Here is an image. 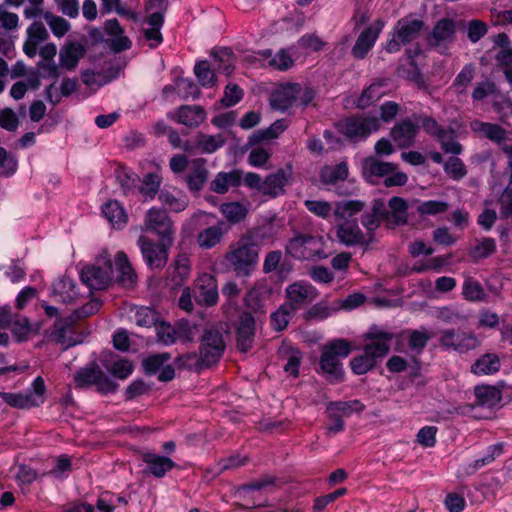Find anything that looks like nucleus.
I'll list each match as a JSON object with an SVG mask.
<instances>
[{"mask_svg":"<svg viewBox=\"0 0 512 512\" xmlns=\"http://www.w3.org/2000/svg\"><path fill=\"white\" fill-rule=\"evenodd\" d=\"M336 236L346 246L369 245L371 241L362 232L356 220H345L336 229Z\"/></svg>","mask_w":512,"mask_h":512,"instance_id":"nucleus-21","label":"nucleus"},{"mask_svg":"<svg viewBox=\"0 0 512 512\" xmlns=\"http://www.w3.org/2000/svg\"><path fill=\"white\" fill-rule=\"evenodd\" d=\"M348 177V166L345 162L336 165L325 166L320 172L321 181L325 184H335Z\"/></svg>","mask_w":512,"mask_h":512,"instance_id":"nucleus-45","label":"nucleus"},{"mask_svg":"<svg viewBox=\"0 0 512 512\" xmlns=\"http://www.w3.org/2000/svg\"><path fill=\"white\" fill-rule=\"evenodd\" d=\"M444 171L454 180H460L467 174V169L463 161L458 157H450L444 163Z\"/></svg>","mask_w":512,"mask_h":512,"instance_id":"nucleus-63","label":"nucleus"},{"mask_svg":"<svg viewBox=\"0 0 512 512\" xmlns=\"http://www.w3.org/2000/svg\"><path fill=\"white\" fill-rule=\"evenodd\" d=\"M383 27L384 21L377 19L370 26L364 29L359 34L354 46L352 47V56L356 59H364L373 48L376 40L383 30Z\"/></svg>","mask_w":512,"mask_h":512,"instance_id":"nucleus-18","label":"nucleus"},{"mask_svg":"<svg viewBox=\"0 0 512 512\" xmlns=\"http://www.w3.org/2000/svg\"><path fill=\"white\" fill-rule=\"evenodd\" d=\"M388 208L383 199L377 198L372 202L370 211H365L361 215V224L366 229V235L369 241H373L374 232L380 227L382 222H386Z\"/></svg>","mask_w":512,"mask_h":512,"instance_id":"nucleus-20","label":"nucleus"},{"mask_svg":"<svg viewBox=\"0 0 512 512\" xmlns=\"http://www.w3.org/2000/svg\"><path fill=\"white\" fill-rule=\"evenodd\" d=\"M225 340L223 333L218 328H208L201 336L199 347L201 359L206 367L215 364L220 360L225 351Z\"/></svg>","mask_w":512,"mask_h":512,"instance_id":"nucleus-11","label":"nucleus"},{"mask_svg":"<svg viewBox=\"0 0 512 512\" xmlns=\"http://www.w3.org/2000/svg\"><path fill=\"white\" fill-rule=\"evenodd\" d=\"M158 341L164 345H172L177 342V324L171 325L167 322H160L156 326Z\"/></svg>","mask_w":512,"mask_h":512,"instance_id":"nucleus-59","label":"nucleus"},{"mask_svg":"<svg viewBox=\"0 0 512 512\" xmlns=\"http://www.w3.org/2000/svg\"><path fill=\"white\" fill-rule=\"evenodd\" d=\"M161 185V177L157 173L146 174L139 187L141 195L147 199H153L158 193Z\"/></svg>","mask_w":512,"mask_h":512,"instance_id":"nucleus-51","label":"nucleus"},{"mask_svg":"<svg viewBox=\"0 0 512 512\" xmlns=\"http://www.w3.org/2000/svg\"><path fill=\"white\" fill-rule=\"evenodd\" d=\"M142 460L146 464L145 472L156 478L164 477L176 466L171 458L151 452L143 453Z\"/></svg>","mask_w":512,"mask_h":512,"instance_id":"nucleus-29","label":"nucleus"},{"mask_svg":"<svg viewBox=\"0 0 512 512\" xmlns=\"http://www.w3.org/2000/svg\"><path fill=\"white\" fill-rule=\"evenodd\" d=\"M113 279V265L108 253L101 254L94 264L85 266L81 271V280L90 289H106Z\"/></svg>","mask_w":512,"mask_h":512,"instance_id":"nucleus-5","label":"nucleus"},{"mask_svg":"<svg viewBox=\"0 0 512 512\" xmlns=\"http://www.w3.org/2000/svg\"><path fill=\"white\" fill-rule=\"evenodd\" d=\"M295 314L296 313L291 311L285 304H282L270 316V324L272 329L276 332L285 330Z\"/></svg>","mask_w":512,"mask_h":512,"instance_id":"nucleus-50","label":"nucleus"},{"mask_svg":"<svg viewBox=\"0 0 512 512\" xmlns=\"http://www.w3.org/2000/svg\"><path fill=\"white\" fill-rule=\"evenodd\" d=\"M474 393L476 397V404L481 407L493 408L497 406L502 399L501 391L495 386H476Z\"/></svg>","mask_w":512,"mask_h":512,"instance_id":"nucleus-36","label":"nucleus"},{"mask_svg":"<svg viewBox=\"0 0 512 512\" xmlns=\"http://www.w3.org/2000/svg\"><path fill=\"white\" fill-rule=\"evenodd\" d=\"M351 350L350 342L345 339H335L322 348L319 364L330 383L337 384L344 380L340 359L347 357Z\"/></svg>","mask_w":512,"mask_h":512,"instance_id":"nucleus-2","label":"nucleus"},{"mask_svg":"<svg viewBox=\"0 0 512 512\" xmlns=\"http://www.w3.org/2000/svg\"><path fill=\"white\" fill-rule=\"evenodd\" d=\"M300 92L301 85L299 83L282 85L272 93L270 105L276 110L285 111L297 103Z\"/></svg>","mask_w":512,"mask_h":512,"instance_id":"nucleus-22","label":"nucleus"},{"mask_svg":"<svg viewBox=\"0 0 512 512\" xmlns=\"http://www.w3.org/2000/svg\"><path fill=\"white\" fill-rule=\"evenodd\" d=\"M377 362L365 351L362 355L354 357L350 361V367L354 374L363 375L376 366Z\"/></svg>","mask_w":512,"mask_h":512,"instance_id":"nucleus-57","label":"nucleus"},{"mask_svg":"<svg viewBox=\"0 0 512 512\" xmlns=\"http://www.w3.org/2000/svg\"><path fill=\"white\" fill-rule=\"evenodd\" d=\"M388 216L386 223L392 226L404 225L407 223L408 204L401 197H392L388 202Z\"/></svg>","mask_w":512,"mask_h":512,"instance_id":"nucleus-34","label":"nucleus"},{"mask_svg":"<svg viewBox=\"0 0 512 512\" xmlns=\"http://www.w3.org/2000/svg\"><path fill=\"white\" fill-rule=\"evenodd\" d=\"M364 338L369 341L364 346V351L377 362L378 358H382L389 353V343L394 338V334L377 326H372Z\"/></svg>","mask_w":512,"mask_h":512,"instance_id":"nucleus-16","label":"nucleus"},{"mask_svg":"<svg viewBox=\"0 0 512 512\" xmlns=\"http://www.w3.org/2000/svg\"><path fill=\"white\" fill-rule=\"evenodd\" d=\"M75 323L74 315L57 319L50 331V339L61 344L64 349L80 343L81 341L74 337Z\"/></svg>","mask_w":512,"mask_h":512,"instance_id":"nucleus-19","label":"nucleus"},{"mask_svg":"<svg viewBox=\"0 0 512 512\" xmlns=\"http://www.w3.org/2000/svg\"><path fill=\"white\" fill-rule=\"evenodd\" d=\"M137 244L145 263L150 269L161 270L165 267L168 261V249L173 243H167L162 239H159V242L156 243L148 237L141 235L138 238Z\"/></svg>","mask_w":512,"mask_h":512,"instance_id":"nucleus-9","label":"nucleus"},{"mask_svg":"<svg viewBox=\"0 0 512 512\" xmlns=\"http://www.w3.org/2000/svg\"><path fill=\"white\" fill-rule=\"evenodd\" d=\"M115 11L118 15L136 20V13L126 6L122 5L121 0H101L102 14H108Z\"/></svg>","mask_w":512,"mask_h":512,"instance_id":"nucleus-58","label":"nucleus"},{"mask_svg":"<svg viewBox=\"0 0 512 512\" xmlns=\"http://www.w3.org/2000/svg\"><path fill=\"white\" fill-rule=\"evenodd\" d=\"M115 263L119 273L118 281L124 286H132L136 282L137 276L127 255L124 252H118L115 257Z\"/></svg>","mask_w":512,"mask_h":512,"instance_id":"nucleus-39","label":"nucleus"},{"mask_svg":"<svg viewBox=\"0 0 512 512\" xmlns=\"http://www.w3.org/2000/svg\"><path fill=\"white\" fill-rule=\"evenodd\" d=\"M470 127L474 132L497 143L501 148L508 140V132L498 124L474 120Z\"/></svg>","mask_w":512,"mask_h":512,"instance_id":"nucleus-31","label":"nucleus"},{"mask_svg":"<svg viewBox=\"0 0 512 512\" xmlns=\"http://www.w3.org/2000/svg\"><path fill=\"white\" fill-rule=\"evenodd\" d=\"M208 178L206 160L204 158L194 159L191 163V172L187 175L186 181L190 190L199 191L203 188Z\"/></svg>","mask_w":512,"mask_h":512,"instance_id":"nucleus-33","label":"nucleus"},{"mask_svg":"<svg viewBox=\"0 0 512 512\" xmlns=\"http://www.w3.org/2000/svg\"><path fill=\"white\" fill-rule=\"evenodd\" d=\"M194 298L196 302L202 306H214L219 299L218 286L216 278L204 273L195 281Z\"/></svg>","mask_w":512,"mask_h":512,"instance_id":"nucleus-17","label":"nucleus"},{"mask_svg":"<svg viewBox=\"0 0 512 512\" xmlns=\"http://www.w3.org/2000/svg\"><path fill=\"white\" fill-rule=\"evenodd\" d=\"M418 131L419 125L416 120L407 118L394 125L390 134L399 148H408L414 144Z\"/></svg>","mask_w":512,"mask_h":512,"instance_id":"nucleus-24","label":"nucleus"},{"mask_svg":"<svg viewBox=\"0 0 512 512\" xmlns=\"http://www.w3.org/2000/svg\"><path fill=\"white\" fill-rule=\"evenodd\" d=\"M220 211L231 224L243 221L248 214V208L239 202L224 203L221 205Z\"/></svg>","mask_w":512,"mask_h":512,"instance_id":"nucleus-46","label":"nucleus"},{"mask_svg":"<svg viewBox=\"0 0 512 512\" xmlns=\"http://www.w3.org/2000/svg\"><path fill=\"white\" fill-rule=\"evenodd\" d=\"M438 342L441 348L458 353H467L475 350L481 344V341L473 331L455 328L441 330Z\"/></svg>","mask_w":512,"mask_h":512,"instance_id":"nucleus-7","label":"nucleus"},{"mask_svg":"<svg viewBox=\"0 0 512 512\" xmlns=\"http://www.w3.org/2000/svg\"><path fill=\"white\" fill-rule=\"evenodd\" d=\"M44 20L56 37H63L71 28L70 23L64 18L47 11Z\"/></svg>","mask_w":512,"mask_h":512,"instance_id":"nucleus-55","label":"nucleus"},{"mask_svg":"<svg viewBox=\"0 0 512 512\" xmlns=\"http://www.w3.org/2000/svg\"><path fill=\"white\" fill-rule=\"evenodd\" d=\"M170 359L169 353L150 355L143 361V368L147 375L158 373L164 364Z\"/></svg>","mask_w":512,"mask_h":512,"instance_id":"nucleus-60","label":"nucleus"},{"mask_svg":"<svg viewBox=\"0 0 512 512\" xmlns=\"http://www.w3.org/2000/svg\"><path fill=\"white\" fill-rule=\"evenodd\" d=\"M366 202L362 200H343L335 204L333 213L336 219H347L364 211Z\"/></svg>","mask_w":512,"mask_h":512,"instance_id":"nucleus-42","label":"nucleus"},{"mask_svg":"<svg viewBox=\"0 0 512 512\" xmlns=\"http://www.w3.org/2000/svg\"><path fill=\"white\" fill-rule=\"evenodd\" d=\"M225 144V138L218 135H207L199 133L196 136V146L201 150L202 153H213Z\"/></svg>","mask_w":512,"mask_h":512,"instance_id":"nucleus-48","label":"nucleus"},{"mask_svg":"<svg viewBox=\"0 0 512 512\" xmlns=\"http://www.w3.org/2000/svg\"><path fill=\"white\" fill-rule=\"evenodd\" d=\"M463 294L469 301H483L486 297V293L482 285L471 278L464 282Z\"/></svg>","mask_w":512,"mask_h":512,"instance_id":"nucleus-64","label":"nucleus"},{"mask_svg":"<svg viewBox=\"0 0 512 512\" xmlns=\"http://www.w3.org/2000/svg\"><path fill=\"white\" fill-rule=\"evenodd\" d=\"M103 366L115 377L119 379L127 378L133 371V365L126 359H117L114 361L103 360Z\"/></svg>","mask_w":512,"mask_h":512,"instance_id":"nucleus-52","label":"nucleus"},{"mask_svg":"<svg viewBox=\"0 0 512 512\" xmlns=\"http://www.w3.org/2000/svg\"><path fill=\"white\" fill-rule=\"evenodd\" d=\"M417 124H421L423 130L435 138L441 145L445 153L459 155L463 151V146L455 140L456 132L452 127H442L435 118L428 115H414Z\"/></svg>","mask_w":512,"mask_h":512,"instance_id":"nucleus-4","label":"nucleus"},{"mask_svg":"<svg viewBox=\"0 0 512 512\" xmlns=\"http://www.w3.org/2000/svg\"><path fill=\"white\" fill-rule=\"evenodd\" d=\"M424 26V21L413 14L399 19L393 28L391 39L386 43L385 50L388 53L400 51L401 45H407L419 37Z\"/></svg>","mask_w":512,"mask_h":512,"instance_id":"nucleus-3","label":"nucleus"},{"mask_svg":"<svg viewBox=\"0 0 512 512\" xmlns=\"http://www.w3.org/2000/svg\"><path fill=\"white\" fill-rule=\"evenodd\" d=\"M86 48L79 42H69L65 44L59 53L60 67L73 71L76 69L80 59L84 57Z\"/></svg>","mask_w":512,"mask_h":512,"instance_id":"nucleus-32","label":"nucleus"},{"mask_svg":"<svg viewBox=\"0 0 512 512\" xmlns=\"http://www.w3.org/2000/svg\"><path fill=\"white\" fill-rule=\"evenodd\" d=\"M241 175L239 171L220 172L210 183V189L218 194H225L230 187H236L240 184Z\"/></svg>","mask_w":512,"mask_h":512,"instance_id":"nucleus-37","label":"nucleus"},{"mask_svg":"<svg viewBox=\"0 0 512 512\" xmlns=\"http://www.w3.org/2000/svg\"><path fill=\"white\" fill-rule=\"evenodd\" d=\"M287 125L284 120H277L270 125L267 129L257 130L249 137V144H259L265 140L277 138L285 129Z\"/></svg>","mask_w":512,"mask_h":512,"instance_id":"nucleus-43","label":"nucleus"},{"mask_svg":"<svg viewBox=\"0 0 512 512\" xmlns=\"http://www.w3.org/2000/svg\"><path fill=\"white\" fill-rule=\"evenodd\" d=\"M328 411H332L344 420L353 413H361L365 409V405L358 399L350 401H333L326 405Z\"/></svg>","mask_w":512,"mask_h":512,"instance_id":"nucleus-41","label":"nucleus"},{"mask_svg":"<svg viewBox=\"0 0 512 512\" xmlns=\"http://www.w3.org/2000/svg\"><path fill=\"white\" fill-rule=\"evenodd\" d=\"M198 327L188 320L181 319L177 322V341L182 343L192 342L198 335Z\"/></svg>","mask_w":512,"mask_h":512,"instance_id":"nucleus-61","label":"nucleus"},{"mask_svg":"<svg viewBox=\"0 0 512 512\" xmlns=\"http://www.w3.org/2000/svg\"><path fill=\"white\" fill-rule=\"evenodd\" d=\"M45 384L41 377L33 382V389L27 393L0 392V398L11 407L29 409L44 403Z\"/></svg>","mask_w":512,"mask_h":512,"instance_id":"nucleus-12","label":"nucleus"},{"mask_svg":"<svg viewBox=\"0 0 512 512\" xmlns=\"http://www.w3.org/2000/svg\"><path fill=\"white\" fill-rule=\"evenodd\" d=\"M285 304L291 311L297 313L308 303L315 300L317 292L314 286L306 282H294L285 289Z\"/></svg>","mask_w":512,"mask_h":512,"instance_id":"nucleus-14","label":"nucleus"},{"mask_svg":"<svg viewBox=\"0 0 512 512\" xmlns=\"http://www.w3.org/2000/svg\"><path fill=\"white\" fill-rule=\"evenodd\" d=\"M169 117L177 123L193 129L205 121L206 112L200 105H182L170 113Z\"/></svg>","mask_w":512,"mask_h":512,"instance_id":"nucleus-23","label":"nucleus"},{"mask_svg":"<svg viewBox=\"0 0 512 512\" xmlns=\"http://www.w3.org/2000/svg\"><path fill=\"white\" fill-rule=\"evenodd\" d=\"M386 85L385 80L373 82L358 99V107L364 109L371 105L374 101L379 100L383 95V87Z\"/></svg>","mask_w":512,"mask_h":512,"instance_id":"nucleus-47","label":"nucleus"},{"mask_svg":"<svg viewBox=\"0 0 512 512\" xmlns=\"http://www.w3.org/2000/svg\"><path fill=\"white\" fill-rule=\"evenodd\" d=\"M135 323L140 327L157 326L159 323V314L150 307H139L135 312Z\"/></svg>","mask_w":512,"mask_h":512,"instance_id":"nucleus-54","label":"nucleus"},{"mask_svg":"<svg viewBox=\"0 0 512 512\" xmlns=\"http://www.w3.org/2000/svg\"><path fill=\"white\" fill-rule=\"evenodd\" d=\"M13 337L17 342L26 341L31 334L37 333L38 329H33L28 318L24 316H15L12 323L9 325Z\"/></svg>","mask_w":512,"mask_h":512,"instance_id":"nucleus-44","label":"nucleus"},{"mask_svg":"<svg viewBox=\"0 0 512 512\" xmlns=\"http://www.w3.org/2000/svg\"><path fill=\"white\" fill-rule=\"evenodd\" d=\"M102 213L105 218L117 228H122L128 220L124 208L116 200H110L102 206Z\"/></svg>","mask_w":512,"mask_h":512,"instance_id":"nucleus-38","label":"nucleus"},{"mask_svg":"<svg viewBox=\"0 0 512 512\" xmlns=\"http://www.w3.org/2000/svg\"><path fill=\"white\" fill-rule=\"evenodd\" d=\"M228 231L229 226L220 220L215 225L207 227L197 234V244L202 249H211L221 243Z\"/></svg>","mask_w":512,"mask_h":512,"instance_id":"nucleus-26","label":"nucleus"},{"mask_svg":"<svg viewBox=\"0 0 512 512\" xmlns=\"http://www.w3.org/2000/svg\"><path fill=\"white\" fill-rule=\"evenodd\" d=\"M271 295V288H269L264 282L256 283L247 292L244 302L245 305L253 310L255 313H265L266 301Z\"/></svg>","mask_w":512,"mask_h":512,"instance_id":"nucleus-30","label":"nucleus"},{"mask_svg":"<svg viewBox=\"0 0 512 512\" xmlns=\"http://www.w3.org/2000/svg\"><path fill=\"white\" fill-rule=\"evenodd\" d=\"M75 283L72 279L64 277L55 286L54 291L60 295L63 303H72L77 299V292L75 291Z\"/></svg>","mask_w":512,"mask_h":512,"instance_id":"nucleus-53","label":"nucleus"},{"mask_svg":"<svg viewBox=\"0 0 512 512\" xmlns=\"http://www.w3.org/2000/svg\"><path fill=\"white\" fill-rule=\"evenodd\" d=\"M339 131L348 139L360 141L366 139L370 134L377 132L381 123L376 116H352L346 118L338 125Z\"/></svg>","mask_w":512,"mask_h":512,"instance_id":"nucleus-8","label":"nucleus"},{"mask_svg":"<svg viewBox=\"0 0 512 512\" xmlns=\"http://www.w3.org/2000/svg\"><path fill=\"white\" fill-rule=\"evenodd\" d=\"M256 336L255 318L249 312H243L235 325L236 348L241 353L249 352L254 345Z\"/></svg>","mask_w":512,"mask_h":512,"instance_id":"nucleus-15","label":"nucleus"},{"mask_svg":"<svg viewBox=\"0 0 512 512\" xmlns=\"http://www.w3.org/2000/svg\"><path fill=\"white\" fill-rule=\"evenodd\" d=\"M500 359L494 353H487L478 358L471 367L475 375H489L500 369Z\"/></svg>","mask_w":512,"mask_h":512,"instance_id":"nucleus-40","label":"nucleus"},{"mask_svg":"<svg viewBox=\"0 0 512 512\" xmlns=\"http://www.w3.org/2000/svg\"><path fill=\"white\" fill-rule=\"evenodd\" d=\"M287 254L300 260L326 258L322 238L308 234H297L286 245Z\"/></svg>","mask_w":512,"mask_h":512,"instance_id":"nucleus-6","label":"nucleus"},{"mask_svg":"<svg viewBox=\"0 0 512 512\" xmlns=\"http://www.w3.org/2000/svg\"><path fill=\"white\" fill-rule=\"evenodd\" d=\"M74 382L79 388L96 385L102 393H113L118 387L97 365L81 368L75 373Z\"/></svg>","mask_w":512,"mask_h":512,"instance_id":"nucleus-13","label":"nucleus"},{"mask_svg":"<svg viewBox=\"0 0 512 512\" xmlns=\"http://www.w3.org/2000/svg\"><path fill=\"white\" fill-rule=\"evenodd\" d=\"M455 32L456 27L453 20L441 19L435 24L432 32L428 35L427 41L431 46L440 47L453 42Z\"/></svg>","mask_w":512,"mask_h":512,"instance_id":"nucleus-27","label":"nucleus"},{"mask_svg":"<svg viewBox=\"0 0 512 512\" xmlns=\"http://www.w3.org/2000/svg\"><path fill=\"white\" fill-rule=\"evenodd\" d=\"M496 251V242L493 238H483L478 244H476L470 255L476 259H484L493 254Z\"/></svg>","mask_w":512,"mask_h":512,"instance_id":"nucleus-62","label":"nucleus"},{"mask_svg":"<svg viewBox=\"0 0 512 512\" xmlns=\"http://www.w3.org/2000/svg\"><path fill=\"white\" fill-rule=\"evenodd\" d=\"M259 261V247L252 233L242 235L231 243L224 254L226 267L237 277H249L255 271Z\"/></svg>","mask_w":512,"mask_h":512,"instance_id":"nucleus-1","label":"nucleus"},{"mask_svg":"<svg viewBox=\"0 0 512 512\" xmlns=\"http://www.w3.org/2000/svg\"><path fill=\"white\" fill-rule=\"evenodd\" d=\"M190 271L191 264L188 255L185 253L178 254L167 270V284L172 288L181 286L188 279Z\"/></svg>","mask_w":512,"mask_h":512,"instance_id":"nucleus-25","label":"nucleus"},{"mask_svg":"<svg viewBox=\"0 0 512 512\" xmlns=\"http://www.w3.org/2000/svg\"><path fill=\"white\" fill-rule=\"evenodd\" d=\"M290 173L285 169H278L263 180L262 194L270 198H277L285 193V187L289 183Z\"/></svg>","mask_w":512,"mask_h":512,"instance_id":"nucleus-28","label":"nucleus"},{"mask_svg":"<svg viewBox=\"0 0 512 512\" xmlns=\"http://www.w3.org/2000/svg\"><path fill=\"white\" fill-rule=\"evenodd\" d=\"M141 231L155 233L159 239L167 243H174L175 229L171 219L164 210L158 208L148 210L141 226Z\"/></svg>","mask_w":512,"mask_h":512,"instance_id":"nucleus-10","label":"nucleus"},{"mask_svg":"<svg viewBox=\"0 0 512 512\" xmlns=\"http://www.w3.org/2000/svg\"><path fill=\"white\" fill-rule=\"evenodd\" d=\"M408 334V346L417 354L422 353L428 341L434 337V334L428 331L426 328L411 330L408 332Z\"/></svg>","mask_w":512,"mask_h":512,"instance_id":"nucleus-49","label":"nucleus"},{"mask_svg":"<svg viewBox=\"0 0 512 512\" xmlns=\"http://www.w3.org/2000/svg\"><path fill=\"white\" fill-rule=\"evenodd\" d=\"M395 165L388 162H382L375 158H368L363 163V173L370 183H374V178L385 177L393 173Z\"/></svg>","mask_w":512,"mask_h":512,"instance_id":"nucleus-35","label":"nucleus"},{"mask_svg":"<svg viewBox=\"0 0 512 512\" xmlns=\"http://www.w3.org/2000/svg\"><path fill=\"white\" fill-rule=\"evenodd\" d=\"M194 73L204 87H212L216 83V76L214 70L210 68L207 61H199L194 67Z\"/></svg>","mask_w":512,"mask_h":512,"instance_id":"nucleus-56","label":"nucleus"}]
</instances>
